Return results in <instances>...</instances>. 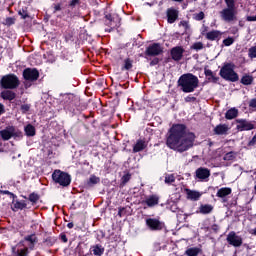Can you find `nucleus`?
<instances>
[{
    "mask_svg": "<svg viewBox=\"0 0 256 256\" xmlns=\"http://www.w3.org/2000/svg\"><path fill=\"white\" fill-rule=\"evenodd\" d=\"M166 145L169 149H173V151L185 153V151H189L195 145V134L187 132L183 124H174L168 132Z\"/></svg>",
    "mask_w": 256,
    "mask_h": 256,
    "instance_id": "nucleus-1",
    "label": "nucleus"
},
{
    "mask_svg": "<svg viewBox=\"0 0 256 256\" xmlns=\"http://www.w3.org/2000/svg\"><path fill=\"white\" fill-rule=\"evenodd\" d=\"M178 87L183 93H193L199 87V78L191 73L183 74L178 79Z\"/></svg>",
    "mask_w": 256,
    "mask_h": 256,
    "instance_id": "nucleus-2",
    "label": "nucleus"
},
{
    "mask_svg": "<svg viewBox=\"0 0 256 256\" xmlns=\"http://www.w3.org/2000/svg\"><path fill=\"white\" fill-rule=\"evenodd\" d=\"M19 84V78L15 74L4 75L0 80V87L2 89H17Z\"/></svg>",
    "mask_w": 256,
    "mask_h": 256,
    "instance_id": "nucleus-3",
    "label": "nucleus"
},
{
    "mask_svg": "<svg viewBox=\"0 0 256 256\" xmlns=\"http://www.w3.org/2000/svg\"><path fill=\"white\" fill-rule=\"evenodd\" d=\"M220 77L226 81H232V83L239 81V75L235 72L232 64H226L221 68Z\"/></svg>",
    "mask_w": 256,
    "mask_h": 256,
    "instance_id": "nucleus-4",
    "label": "nucleus"
},
{
    "mask_svg": "<svg viewBox=\"0 0 256 256\" xmlns=\"http://www.w3.org/2000/svg\"><path fill=\"white\" fill-rule=\"evenodd\" d=\"M0 137H2L3 141H9V139H21L23 137V132H21L15 126H7L5 129L0 131Z\"/></svg>",
    "mask_w": 256,
    "mask_h": 256,
    "instance_id": "nucleus-5",
    "label": "nucleus"
},
{
    "mask_svg": "<svg viewBox=\"0 0 256 256\" xmlns=\"http://www.w3.org/2000/svg\"><path fill=\"white\" fill-rule=\"evenodd\" d=\"M52 179L62 187H68V185H71V176L61 170H55L52 174Z\"/></svg>",
    "mask_w": 256,
    "mask_h": 256,
    "instance_id": "nucleus-6",
    "label": "nucleus"
},
{
    "mask_svg": "<svg viewBox=\"0 0 256 256\" xmlns=\"http://www.w3.org/2000/svg\"><path fill=\"white\" fill-rule=\"evenodd\" d=\"M220 17L222 21L225 23H233V21H237V9L226 7L220 11Z\"/></svg>",
    "mask_w": 256,
    "mask_h": 256,
    "instance_id": "nucleus-7",
    "label": "nucleus"
},
{
    "mask_svg": "<svg viewBox=\"0 0 256 256\" xmlns=\"http://www.w3.org/2000/svg\"><path fill=\"white\" fill-rule=\"evenodd\" d=\"M162 53L163 47H161V44L159 43L149 45L145 51V55L147 57H157V55H161Z\"/></svg>",
    "mask_w": 256,
    "mask_h": 256,
    "instance_id": "nucleus-8",
    "label": "nucleus"
},
{
    "mask_svg": "<svg viewBox=\"0 0 256 256\" xmlns=\"http://www.w3.org/2000/svg\"><path fill=\"white\" fill-rule=\"evenodd\" d=\"M146 225L150 231H161L165 227V224L157 218H147Z\"/></svg>",
    "mask_w": 256,
    "mask_h": 256,
    "instance_id": "nucleus-9",
    "label": "nucleus"
},
{
    "mask_svg": "<svg viewBox=\"0 0 256 256\" xmlns=\"http://www.w3.org/2000/svg\"><path fill=\"white\" fill-rule=\"evenodd\" d=\"M226 241L229 245H232V247H241V245H243V238L237 235L234 231L227 235Z\"/></svg>",
    "mask_w": 256,
    "mask_h": 256,
    "instance_id": "nucleus-10",
    "label": "nucleus"
},
{
    "mask_svg": "<svg viewBox=\"0 0 256 256\" xmlns=\"http://www.w3.org/2000/svg\"><path fill=\"white\" fill-rule=\"evenodd\" d=\"M236 123V129L238 131H251L255 129V124L245 119H237Z\"/></svg>",
    "mask_w": 256,
    "mask_h": 256,
    "instance_id": "nucleus-11",
    "label": "nucleus"
},
{
    "mask_svg": "<svg viewBox=\"0 0 256 256\" xmlns=\"http://www.w3.org/2000/svg\"><path fill=\"white\" fill-rule=\"evenodd\" d=\"M23 77L26 81H37L39 79V71L37 69H25L23 71Z\"/></svg>",
    "mask_w": 256,
    "mask_h": 256,
    "instance_id": "nucleus-12",
    "label": "nucleus"
},
{
    "mask_svg": "<svg viewBox=\"0 0 256 256\" xmlns=\"http://www.w3.org/2000/svg\"><path fill=\"white\" fill-rule=\"evenodd\" d=\"M184 192L186 193V199H188V201H199V199H201V195H203V193L197 190H191L188 188H185Z\"/></svg>",
    "mask_w": 256,
    "mask_h": 256,
    "instance_id": "nucleus-13",
    "label": "nucleus"
},
{
    "mask_svg": "<svg viewBox=\"0 0 256 256\" xmlns=\"http://www.w3.org/2000/svg\"><path fill=\"white\" fill-rule=\"evenodd\" d=\"M196 177L200 179V181H205V179L211 177V171L207 168L200 167L196 170Z\"/></svg>",
    "mask_w": 256,
    "mask_h": 256,
    "instance_id": "nucleus-14",
    "label": "nucleus"
},
{
    "mask_svg": "<svg viewBox=\"0 0 256 256\" xmlns=\"http://www.w3.org/2000/svg\"><path fill=\"white\" fill-rule=\"evenodd\" d=\"M167 15V22L172 24L177 21L179 18V11H177L175 8H169L166 12Z\"/></svg>",
    "mask_w": 256,
    "mask_h": 256,
    "instance_id": "nucleus-15",
    "label": "nucleus"
},
{
    "mask_svg": "<svg viewBox=\"0 0 256 256\" xmlns=\"http://www.w3.org/2000/svg\"><path fill=\"white\" fill-rule=\"evenodd\" d=\"M172 59L174 61H181L183 57V48L181 47H175L171 50Z\"/></svg>",
    "mask_w": 256,
    "mask_h": 256,
    "instance_id": "nucleus-16",
    "label": "nucleus"
},
{
    "mask_svg": "<svg viewBox=\"0 0 256 256\" xmlns=\"http://www.w3.org/2000/svg\"><path fill=\"white\" fill-rule=\"evenodd\" d=\"M18 249L16 251L18 256H27L29 255V248L27 247V244H25L24 242H20L17 245Z\"/></svg>",
    "mask_w": 256,
    "mask_h": 256,
    "instance_id": "nucleus-17",
    "label": "nucleus"
},
{
    "mask_svg": "<svg viewBox=\"0 0 256 256\" xmlns=\"http://www.w3.org/2000/svg\"><path fill=\"white\" fill-rule=\"evenodd\" d=\"M227 131H229V125L227 124H219L214 128L216 135H227Z\"/></svg>",
    "mask_w": 256,
    "mask_h": 256,
    "instance_id": "nucleus-18",
    "label": "nucleus"
},
{
    "mask_svg": "<svg viewBox=\"0 0 256 256\" xmlns=\"http://www.w3.org/2000/svg\"><path fill=\"white\" fill-rule=\"evenodd\" d=\"M144 203H146L148 207H155V205H159V196L157 195L148 196L145 199Z\"/></svg>",
    "mask_w": 256,
    "mask_h": 256,
    "instance_id": "nucleus-19",
    "label": "nucleus"
},
{
    "mask_svg": "<svg viewBox=\"0 0 256 256\" xmlns=\"http://www.w3.org/2000/svg\"><path fill=\"white\" fill-rule=\"evenodd\" d=\"M232 193V190L231 188L229 187H223V188H220L217 193H216V196H218L220 199H225V197L231 195Z\"/></svg>",
    "mask_w": 256,
    "mask_h": 256,
    "instance_id": "nucleus-20",
    "label": "nucleus"
},
{
    "mask_svg": "<svg viewBox=\"0 0 256 256\" xmlns=\"http://www.w3.org/2000/svg\"><path fill=\"white\" fill-rule=\"evenodd\" d=\"M147 148V142L144 140H138L133 147V153H139V151H143V149Z\"/></svg>",
    "mask_w": 256,
    "mask_h": 256,
    "instance_id": "nucleus-21",
    "label": "nucleus"
},
{
    "mask_svg": "<svg viewBox=\"0 0 256 256\" xmlns=\"http://www.w3.org/2000/svg\"><path fill=\"white\" fill-rule=\"evenodd\" d=\"M1 97L6 101H13L15 99V93L11 90H4L1 92Z\"/></svg>",
    "mask_w": 256,
    "mask_h": 256,
    "instance_id": "nucleus-22",
    "label": "nucleus"
},
{
    "mask_svg": "<svg viewBox=\"0 0 256 256\" xmlns=\"http://www.w3.org/2000/svg\"><path fill=\"white\" fill-rule=\"evenodd\" d=\"M22 243H24V245H27V243H30L29 247L33 249L35 243H37V237H35V235L26 236L24 241H22Z\"/></svg>",
    "mask_w": 256,
    "mask_h": 256,
    "instance_id": "nucleus-23",
    "label": "nucleus"
},
{
    "mask_svg": "<svg viewBox=\"0 0 256 256\" xmlns=\"http://www.w3.org/2000/svg\"><path fill=\"white\" fill-rule=\"evenodd\" d=\"M91 251L93 253V255L95 256H101L103 255V253H105V248H103V246L97 244L91 247Z\"/></svg>",
    "mask_w": 256,
    "mask_h": 256,
    "instance_id": "nucleus-24",
    "label": "nucleus"
},
{
    "mask_svg": "<svg viewBox=\"0 0 256 256\" xmlns=\"http://www.w3.org/2000/svg\"><path fill=\"white\" fill-rule=\"evenodd\" d=\"M221 37V32L217 30L210 31L206 34V39L209 41H215L216 39H219Z\"/></svg>",
    "mask_w": 256,
    "mask_h": 256,
    "instance_id": "nucleus-25",
    "label": "nucleus"
},
{
    "mask_svg": "<svg viewBox=\"0 0 256 256\" xmlns=\"http://www.w3.org/2000/svg\"><path fill=\"white\" fill-rule=\"evenodd\" d=\"M237 115H239V110H237V108H231L230 110H228L226 112V119H235V117H237Z\"/></svg>",
    "mask_w": 256,
    "mask_h": 256,
    "instance_id": "nucleus-26",
    "label": "nucleus"
},
{
    "mask_svg": "<svg viewBox=\"0 0 256 256\" xmlns=\"http://www.w3.org/2000/svg\"><path fill=\"white\" fill-rule=\"evenodd\" d=\"M213 211V207L209 204L201 205L199 207V213L202 215H208V213H211Z\"/></svg>",
    "mask_w": 256,
    "mask_h": 256,
    "instance_id": "nucleus-27",
    "label": "nucleus"
},
{
    "mask_svg": "<svg viewBox=\"0 0 256 256\" xmlns=\"http://www.w3.org/2000/svg\"><path fill=\"white\" fill-rule=\"evenodd\" d=\"M119 21V18H113L111 14L106 15L105 24L108 25V27H115V23Z\"/></svg>",
    "mask_w": 256,
    "mask_h": 256,
    "instance_id": "nucleus-28",
    "label": "nucleus"
},
{
    "mask_svg": "<svg viewBox=\"0 0 256 256\" xmlns=\"http://www.w3.org/2000/svg\"><path fill=\"white\" fill-rule=\"evenodd\" d=\"M199 253H201V249L197 247L188 248L185 251V255L187 256H197Z\"/></svg>",
    "mask_w": 256,
    "mask_h": 256,
    "instance_id": "nucleus-29",
    "label": "nucleus"
},
{
    "mask_svg": "<svg viewBox=\"0 0 256 256\" xmlns=\"http://www.w3.org/2000/svg\"><path fill=\"white\" fill-rule=\"evenodd\" d=\"M24 131H25L27 137H35V126L28 124L24 128Z\"/></svg>",
    "mask_w": 256,
    "mask_h": 256,
    "instance_id": "nucleus-30",
    "label": "nucleus"
},
{
    "mask_svg": "<svg viewBox=\"0 0 256 256\" xmlns=\"http://www.w3.org/2000/svg\"><path fill=\"white\" fill-rule=\"evenodd\" d=\"M241 83H242V85H251V83H253V76H251V75H244L241 78Z\"/></svg>",
    "mask_w": 256,
    "mask_h": 256,
    "instance_id": "nucleus-31",
    "label": "nucleus"
},
{
    "mask_svg": "<svg viewBox=\"0 0 256 256\" xmlns=\"http://www.w3.org/2000/svg\"><path fill=\"white\" fill-rule=\"evenodd\" d=\"M164 182L166 185H173L175 183V174H166Z\"/></svg>",
    "mask_w": 256,
    "mask_h": 256,
    "instance_id": "nucleus-32",
    "label": "nucleus"
},
{
    "mask_svg": "<svg viewBox=\"0 0 256 256\" xmlns=\"http://www.w3.org/2000/svg\"><path fill=\"white\" fill-rule=\"evenodd\" d=\"M132 68H133V61H131V59H125L123 69H125L126 71H129V69H132Z\"/></svg>",
    "mask_w": 256,
    "mask_h": 256,
    "instance_id": "nucleus-33",
    "label": "nucleus"
},
{
    "mask_svg": "<svg viewBox=\"0 0 256 256\" xmlns=\"http://www.w3.org/2000/svg\"><path fill=\"white\" fill-rule=\"evenodd\" d=\"M204 47L205 46L202 42H196L191 46V49H193L194 51H201V49H203Z\"/></svg>",
    "mask_w": 256,
    "mask_h": 256,
    "instance_id": "nucleus-34",
    "label": "nucleus"
},
{
    "mask_svg": "<svg viewBox=\"0 0 256 256\" xmlns=\"http://www.w3.org/2000/svg\"><path fill=\"white\" fill-rule=\"evenodd\" d=\"M248 56L250 57V59H256V46H252L251 48H249Z\"/></svg>",
    "mask_w": 256,
    "mask_h": 256,
    "instance_id": "nucleus-35",
    "label": "nucleus"
},
{
    "mask_svg": "<svg viewBox=\"0 0 256 256\" xmlns=\"http://www.w3.org/2000/svg\"><path fill=\"white\" fill-rule=\"evenodd\" d=\"M224 161H233L235 159V154L234 152H228L224 155L223 157Z\"/></svg>",
    "mask_w": 256,
    "mask_h": 256,
    "instance_id": "nucleus-36",
    "label": "nucleus"
},
{
    "mask_svg": "<svg viewBox=\"0 0 256 256\" xmlns=\"http://www.w3.org/2000/svg\"><path fill=\"white\" fill-rule=\"evenodd\" d=\"M233 43H235V39L231 37H228L223 40V44L225 45V47H230V45H233Z\"/></svg>",
    "mask_w": 256,
    "mask_h": 256,
    "instance_id": "nucleus-37",
    "label": "nucleus"
},
{
    "mask_svg": "<svg viewBox=\"0 0 256 256\" xmlns=\"http://www.w3.org/2000/svg\"><path fill=\"white\" fill-rule=\"evenodd\" d=\"M179 26H180V27H183V29H184L185 32L189 31L190 26H189V22H188V21L182 20V21L180 22Z\"/></svg>",
    "mask_w": 256,
    "mask_h": 256,
    "instance_id": "nucleus-38",
    "label": "nucleus"
},
{
    "mask_svg": "<svg viewBox=\"0 0 256 256\" xmlns=\"http://www.w3.org/2000/svg\"><path fill=\"white\" fill-rule=\"evenodd\" d=\"M99 181H101V179L97 176H91L89 178V183H91L92 185H97V183H99Z\"/></svg>",
    "mask_w": 256,
    "mask_h": 256,
    "instance_id": "nucleus-39",
    "label": "nucleus"
},
{
    "mask_svg": "<svg viewBox=\"0 0 256 256\" xmlns=\"http://www.w3.org/2000/svg\"><path fill=\"white\" fill-rule=\"evenodd\" d=\"M194 19H196V21H203V19H205V13L199 12L198 14H195Z\"/></svg>",
    "mask_w": 256,
    "mask_h": 256,
    "instance_id": "nucleus-40",
    "label": "nucleus"
},
{
    "mask_svg": "<svg viewBox=\"0 0 256 256\" xmlns=\"http://www.w3.org/2000/svg\"><path fill=\"white\" fill-rule=\"evenodd\" d=\"M15 209H25L27 207V204L25 202H16L14 204Z\"/></svg>",
    "mask_w": 256,
    "mask_h": 256,
    "instance_id": "nucleus-41",
    "label": "nucleus"
},
{
    "mask_svg": "<svg viewBox=\"0 0 256 256\" xmlns=\"http://www.w3.org/2000/svg\"><path fill=\"white\" fill-rule=\"evenodd\" d=\"M19 15L22 17V19H27V17H29V14L27 13V10L26 9H21L19 10Z\"/></svg>",
    "mask_w": 256,
    "mask_h": 256,
    "instance_id": "nucleus-42",
    "label": "nucleus"
},
{
    "mask_svg": "<svg viewBox=\"0 0 256 256\" xmlns=\"http://www.w3.org/2000/svg\"><path fill=\"white\" fill-rule=\"evenodd\" d=\"M29 200H30L32 203H37V201H39V196H38L37 194H30Z\"/></svg>",
    "mask_w": 256,
    "mask_h": 256,
    "instance_id": "nucleus-43",
    "label": "nucleus"
},
{
    "mask_svg": "<svg viewBox=\"0 0 256 256\" xmlns=\"http://www.w3.org/2000/svg\"><path fill=\"white\" fill-rule=\"evenodd\" d=\"M227 7L235 8V0H224Z\"/></svg>",
    "mask_w": 256,
    "mask_h": 256,
    "instance_id": "nucleus-44",
    "label": "nucleus"
},
{
    "mask_svg": "<svg viewBox=\"0 0 256 256\" xmlns=\"http://www.w3.org/2000/svg\"><path fill=\"white\" fill-rule=\"evenodd\" d=\"M5 23H6V25H14L15 24V19H13L11 17L6 18Z\"/></svg>",
    "mask_w": 256,
    "mask_h": 256,
    "instance_id": "nucleus-45",
    "label": "nucleus"
},
{
    "mask_svg": "<svg viewBox=\"0 0 256 256\" xmlns=\"http://www.w3.org/2000/svg\"><path fill=\"white\" fill-rule=\"evenodd\" d=\"M204 73L206 77L213 78V71H211L210 69H205Z\"/></svg>",
    "mask_w": 256,
    "mask_h": 256,
    "instance_id": "nucleus-46",
    "label": "nucleus"
},
{
    "mask_svg": "<svg viewBox=\"0 0 256 256\" xmlns=\"http://www.w3.org/2000/svg\"><path fill=\"white\" fill-rule=\"evenodd\" d=\"M159 63V58H154L151 62H150V66L154 67V65H158Z\"/></svg>",
    "mask_w": 256,
    "mask_h": 256,
    "instance_id": "nucleus-47",
    "label": "nucleus"
},
{
    "mask_svg": "<svg viewBox=\"0 0 256 256\" xmlns=\"http://www.w3.org/2000/svg\"><path fill=\"white\" fill-rule=\"evenodd\" d=\"M249 107H252L253 109H256V99L250 100Z\"/></svg>",
    "mask_w": 256,
    "mask_h": 256,
    "instance_id": "nucleus-48",
    "label": "nucleus"
},
{
    "mask_svg": "<svg viewBox=\"0 0 256 256\" xmlns=\"http://www.w3.org/2000/svg\"><path fill=\"white\" fill-rule=\"evenodd\" d=\"M57 11H61V4H54V13H57Z\"/></svg>",
    "mask_w": 256,
    "mask_h": 256,
    "instance_id": "nucleus-49",
    "label": "nucleus"
},
{
    "mask_svg": "<svg viewBox=\"0 0 256 256\" xmlns=\"http://www.w3.org/2000/svg\"><path fill=\"white\" fill-rule=\"evenodd\" d=\"M185 101H186V103H191L192 101H195V97L188 96V97L185 98Z\"/></svg>",
    "mask_w": 256,
    "mask_h": 256,
    "instance_id": "nucleus-50",
    "label": "nucleus"
},
{
    "mask_svg": "<svg viewBox=\"0 0 256 256\" xmlns=\"http://www.w3.org/2000/svg\"><path fill=\"white\" fill-rule=\"evenodd\" d=\"M79 3V0H72L70 2V7H75V5H77Z\"/></svg>",
    "mask_w": 256,
    "mask_h": 256,
    "instance_id": "nucleus-51",
    "label": "nucleus"
},
{
    "mask_svg": "<svg viewBox=\"0 0 256 256\" xmlns=\"http://www.w3.org/2000/svg\"><path fill=\"white\" fill-rule=\"evenodd\" d=\"M246 21H256V15L255 16H247Z\"/></svg>",
    "mask_w": 256,
    "mask_h": 256,
    "instance_id": "nucleus-52",
    "label": "nucleus"
},
{
    "mask_svg": "<svg viewBox=\"0 0 256 256\" xmlns=\"http://www.w3.org/2000/svg\"><path fill=\"white\" fill-rule=\"evenodd\" d=\"M129 181V175L123 176V183H127Z\"/></svg>",
    "mask_w": 256,
    "mask_h": 256,
    "instance_id": "nucleus-53",
    "label": "nucleus"
},
{
    "mask_svg": "<svg viewBox=\"0 0 256 256\" xmlns=\"http://www.w3.org/2000/svg\"><path fill=\"white\" fill-rule=\"evenodd\" d=\"M250 235H256V228L249 230Z\"/></svg>",
    "mask_w": 256,
    "mask_h": 256,
    "instance_id": "nucleus-54",
    "label": "nucleus"
},
{
    "mask_svg": "<svg viewBox=\"0 0 256 256\" xmlns=\"http://www.w3.org/2000/svg\"><path fill=\"white\" fill-rule=\"evenodd\" d=\"M61 239H62V241H63L64 243H67V236L62 235V236H61Z\"/></svg>",
    "mask_w": 256,
    "mask_h": 256,
    "instance_id": "nucleus-55",
    "label": "nucleus"
},
{
    "mask_svg": "<svg viewBox=\"0 0 256 256\" xmlns=\"http://www.w3.org/2000/svg\"><path fill=\"white\" fill-rule=\"evenodd\" d=\"M3 111H4L3 104L0 103V115H1V113H3Z\"/></svg>",
    "mask_w": 256,
    "mask_h": 256,
    "instance_id": "nucleus-56",
    "label": "nucleus"
},
{
    "mask_svg": "<svg viewBox=\"0 0 256 256\" xmlns=\"http://www.w3.org/2000/svg\"><path fill=\"white\" fill-rule=\"evenodd\" d=\"M67 227H68V229H73V223H68Z\"/></svg>",
    "mask_w": 256,
    "mask_h": 256,
    "instance_id": "nucleus-57",
    "label": "nucleus"
},
{
    "mask_svg": "<svg viewBox=\"0 0 256 256\" xmlns=\"http://www.w3.org/2000/svg\"><path fill=\"white\" fill-rule=\"evenodd\" d=\"M23 109H26V111H27V109H29V107H27V106H23Z\"/></svg>",
    "mask_w": 256,
    "mask_h": 256,
    "instance_id": "nucleus-58",
    "label": "nucleus"
},
{
    "mask_svg": "<svg viewBox=\"0 0 256 256\" xmlns=\"http://www.w3.org/2000/svg\"><path fill=\"white\" fill-rule=\"evenodd\" d=\"M174 1H176V2H178V3H181V1H183V0H174Z\"/></svg>",
    "mask_w": 256,
    "mask_h": 256,
    "instance_id": "nucleus-59",
    "label": "nucleus"
}]
</instances>
